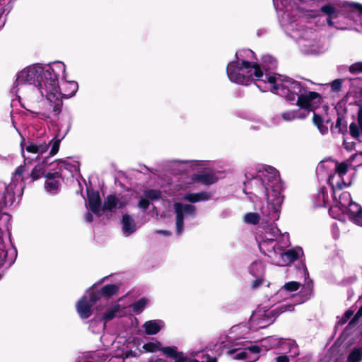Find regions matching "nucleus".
Returning <instances> with one entry per match:
<instances>
[{
  "label": "nucleus",
  "mask_w": 362,
  "mask_h": 362,
  "mask_svg": "<svg viewBox=\"0 0 362 362\" xmlns=\"http://www.w3.org/2000/svg\"><path fill=\"white\" fill-rule=\"evenodd\" d=\"M62 70L65 71L64 64L57 65L56 67L48 66L47 69L43 67L41 86H37L42 96L46 97L50 106L52 107V111L57 115L60 114L63 105L62 91L59 86V72Z\"/></svg>",
  "instance_id": "nucleus-1"
},
{
  "label": "nucleus",
  "mask_w": 362,
  "mask_h": 362,
  "mask_svg": "<svg viewBox=\"0 0 362 362\" xmlns=\"http://www.w3.org/2000/svg\"><path fill=\"white\" fill-rule=\"evenodd\" d=\"M252 180H255V184L261 187L268 202L273 206L274 209H276L277 207L281 206L284 199V195L281 194L283 186L281 180L272 182V185H270L269 183H266L262 178L256 175L252 176L250 180L244 182V185L252 184Z\"/></svg>",
  "instance_id": "nucleus-2"
},
{
  "label": "nucleus",
  "mask_w": 362,
  "mask_h": 362,
  "mask_svg": "<svg viewBox=\"0 0 362 362\" xmlns=\"http://www.w3.org/2000/svg\"><path fill=\"white\" fill-rule=\"evenodd\" d=\"M42 73H43V66L39 65L28 66L18 73L15 84L16 86L25 83L33 84L37 87L41 86Z\"/></svg>",
  "instance_id": "nucleus-3"
},
{
  "label": "nucleus",
  "mask_w": 362,
  "mask_h": 362,
  "mask_svg": "<svg viewBox=\"0 0 362 362\" xmlns=\"http://www.w3.org/2000/svg\"><path fill=\"white\" fill-rule=\"evenodd\" d=\"M47 164V162L45 160H43L41 163H39L36 165L33 170H31L30 173L28 174L27 176L23 177V174L24 172L28 170V166L27 163V159L25 158L24 160V164L19 165L13 173L14 176L21 177V181L22 182H34L35 181L39 180L42 177H45V175L47 174L45 172V165Z\"/></svg>",
  "instance_id": "nucleus-4"
},
{
  "label": "nucleus",
  "mask_w": 362,
  "mask_h": 362,
  "mask_svg": "<svg viewBox=\"0 0 362 362\" xmlns=\"http://www.w3.org/2000/svg\"><path fill=\"white\" fill-rule=\"evenodd\" d=\"M321 101L322 96L320 93L306 89L298 97L296 105L305 111L314 112Z\"/></svg>",
  "instance_id": "nucleus-5"
},
{
  "label": "nucleus",
  "mask_w": 362,
  "mask_h": 362,
  "mask_svg": "<svg viewBox=\"0 0 362 362\" xmlns=\"http://www.w3.org/2000/svg\"><path fill=\"white\" fill-rule=\"evenodd\" d=\"M236 60L230 62L228 64L226 72L230 81L241 84L248 85L253 81L252 74H244L241 73V70L238 69V57L235 54Z\"/></svg>",
  "instance_id": "nucleus-6"
},
{
  "label": "nucleus",
  "mask_w": 362,
  "mask_h": 362,
  "mask_svg": "<svg viewBox=\"0 0 362 362\" xmlns=\"http://www.w3.org/2000/svg\"><path fill=\"white\" fill-rule=\"evenodd\" d=\"M306 87L300 82L292 78L285 80V84L282 85V95L288 102H293L296 97H299L306 90Z\"/></svg>",
  "instance_id": "nucleus-7"
},
{
  "label": "nucleus",
  "mask_w": 362,
  "mask_h": 362,
  "mask_svg": "<svg viewBox=\"0 0 362 362\" xmlns=\"http://www.w3.org/2000/svg\"><path fill=\"white\" fill-rule=\"evenodd\" d=\"M174 209L176 213V230L180 235L184 228V216L194 215L196 207L192 204L176 202L174 204Z\"/></svg>",
  "instance_id": "nucleus-8"
},
{
  "label": "nucleus",
  "mask_w": 362,
  "mask_h": 362,
  "mask_svg": "<svg viewBox=\"0 0 362 362\" xmlns=\"http://www.w3.org/2000/svg\"><path fill=\"white\" fill-rule=\"evenodd\" d=\"M96 284L89 288L88 291L90 292V301L97 303L102 297L105 298H111L117 294L119 291V287L116 284H107L103 286L100 290H94Z\"/></svg>",
  "instance_id": "nucleus-9"
},
{
  "label": "nucleus",
  "mask_w": 362,
  "mask_h": 362,
  "mask_svg": "<svg viewBox=\"0 0 362 362\" xmlns=\"http://www.w3.org/2000/svg\"><path fill=\"white\" fill-rule=\"evenodd\" d=\"M96 303L90 301V292L89 291L88 297L83 296L76 304V310L79 317L82 320H86L90 317L93 314L92 307Z\"/></svg>",
  "instance_id": "nucleus-10"
},
{
  "label": "nucleus",
  "mask_w": 362,
  "mask_h": 362,
  "mask_svg": "<svg viewBox=\"0 0 362 362\" xmlns=\"http://www.w3.org/2000/svg\"><path fill=\"white\" fill-rule=\"evenodd\" d=\"M86 192L89 209L92 213L98 215L102 210V202L99 192L87 187Z\"/></svg>",
  "instance_id": "nucleus-11"
},
{
  "label": "nucleus",
  "mask_w": 362,
  "mask_h": 362,
  "mask_svg": "<svg viewBox=\"0 0 362 362\" xmlns=\"http://www.w3.org/2000/svg\"><path fill=\"white\" fill-rule=\"evenodd\" d=\"M49 144L50 143H34L30 141L25 142V139L23 138L21 142L22 154L24 153V146H25V150L28 153L35 154H42L48 150ZM23 156H24V155H23Z\"/></svg>",
  "instance_id": "nucleus-12"
},
{
  "label": "nucleus",
  "mask_w": 362,
  "mask_h": 362,
  "mask_svg": "<svg viewBox=\"0 0 362 362\" xmlns=\"http://www.w3.org/2000/svg\"><path fill=\"white\" fill-rule=\"evenodd\" d=\"M62 173L59 172L47 173L45 175L46 181L45 187L46 190L52 194H56L60 186L59 181L57 178H61Z\"/></svg>",
  "instance_id": "nucleus-13"
},
{
  "label": "nucleus",
  "mask_w": 362,
  "mask_h": 362,
  "mask_svg": "<svg viewBox=\"0 0 362 362\" xmlns=\"http://www.w3.org/2000/svg\"><path fill=\"white\" fill-rule=\"evenodd\" d=\"M356 105L359 107L357 112V122H351L349 125V134L355 139L358 140L362 133V105L356 103Z\"/></svg>",
  "instance_id": "nucleus-14"
},
{
  "label": "nucleus",
  "mask_w": 362,
  "mask_h": 362,
  "mask_svg": "<svg viewBox=\"0 0 362 362\" xmlns=\"http://www.w3.org/2000/svg\"><path fill=\"white\" fill-rule=\"evenodd\" d=\"M192 179L194 182L202 183L204 185H211L218 181V177L212 173H199L193 174Z\"/></svg>",
  "instance_id": "nucleus-15"
},
{
  "label": "nucleus",
  "mask_w": 362,
  "mask_h": 362,
  "mask_svg": "<svg viewBox=\"0 0 362 362\" xmlns=\"http://www.w3.org/2000/svg\"><path fill=\"white\" fill-rule=\"evenodd\" d=\"M349 217L354 222L360 224L362 221V207L355 202H351L348 209Z\"/></svg>",
  "instance_id": "nucleus-16"
},
{
  "label": "nucleus",
  "mask_w": 362,
  "mask_h": 362,
  "mask_svg": "<svg viewBox=\"0 0 362 362\" xmlns=\"http://www.w3.org/2000/svg\"><path fill=\"white\" fill-rule=\"evenodd\" d=\"M211 198V194L206 192H201L198 193H187L183 199L191 203H196L200 201H206Z\"/></svg>",
  "instance_id": "nucleus-17"
},
{
  "label": "nucleus",
  "mask_w": 362,
  "mask_h": 362,
  "mask_svg": "<svg viewBox=\"0 0 362 362\" xmlns=\"http://www.w3.org/2000/svg\"><path fill=\"white\" fill-rule=\"evenodd\" d=\"M118 203L119 199L115 194H108L104 199V202L102 205V211H109L110 212H113L117 206Z\"/></svg>",
  "instance_id": "nucleus-18"
},
{
  "label": "nucleus",
  "mask_w": 362,
  "mask_h": 362,
  "mask_svg": "<svg viewBox=\"0 0 362 362\" xmlns=\"http://www.w3.org/2000/svg\"><path fill=\"white\" fill-rule=\"evenodd\" d=\"M161 320H152L146 321L144 325L145 332L149 335L158 333L161 329Z\"/></svg>",
  "instance_id": "nucleus-19"
},
{
  "label": "nucleus",
  "mask_w": 362,
  "mask_h": 362,
  "mask_svg": "<svg viewBox=\"0 0 362 362\" xmlns=\"http://www.w3.org/2000/svg\"><path fill=\"white\" fill-rule=\"evenodd\" d=\"M331 132L334 133H339L346 134L347 133V122L344 119V117L338 113V117L334 126H331Z\"/></svg>",
  "instance_id": "nucleus-20"
},
{
  "label": "nucleus",
  "mask_w": 362,
  "mask_h": 362,
  "mask_svg": "<svg viewBox=\"0 0 362 362\" xmlns=\"http://www.w3.org/2000/svg\"><path fill=\"white\" fill-rule=\"evenodd\" d=\"M277 64L276 59L272 55L265 54L262 56L261 66L266 73L271 70H275L277 68Z\"/></svg>",
  "instance_id": "nucleus-21"
},
{
  "label": "nucleus",
  "mask_w": 362,
  "mask_h": 362,
  "mask_svg": "<svg viewBox=\"0 0 362 362\" xmlns=\"http://www.w3.org/2000/svg\"><path fill=\"white\" fill-rule=\"evenodd\" d=\"M122 223V229L124 233L130 235L135 231L136 227L134 220L129 214H124L123 216Z\"/></svg>",
  "instance_id": "nucleus-22"
},
{
  "label": "nucleus",
  "mask_w": 362,
  "mask_h": 362,
  "mask_svg": "<svg viewBox=\"0 0 362 362\" xmlns=\"http://www.w3.org/2000/svg\"><path fill=\"white\" fill-rule=\"evenodd\" d=\"M78 86L76 81H66L64 84V92L62 91V98H70L78 90Z\"/></svg>",
  "instance_id": "nucleus-23"
},
{
  "label": "nucleus",
  "mask_w": 362,
  "mask_h": 362,
  "mask_svg": "<svg viewBox=\"0 0 362 362\" xmlns=\"http://www.w3.org/2000/svg\"><path fill=\"white\" fill-rule=\"evenodd\" d=\"M149 301L150 300L148 298L143 297L135 303H132L131 305V308L135 314L139 315L144 311Z\"/></svg>",
  "instance_id": "nucleus-24"
},
{
  "label": "nucleus",
  "mask_w": 362,
  "mask_h": 362,
  "mask_svg": "<svg viewBox=\"0 0 362 362\" xmlns=\"http://www.w3.org/2000/svg\"><path fill=\"white\" fill-rule=\"evenodd\" d=\"M313 112V122L317 127V129L322 134L328 133V127L323 124V119L322 116L317 114L315 111Z\"/></svg>",
  "instance_id": "nucleus-25"
},
{
  "label": "nucleus",
  "mask_w": 362,
  "mask_h": 362,
  "mask_svg": "<svg viewBox=\"0 0 362 362\" xmlns=\"http://www.w3.org/2000/svg\"><path fill=\"white\" fill-rule=\"evenodd\" d=\"M121 306L119 304H115L112 308L106 310L102 317V320L106 323L112 320H113L116 314L120 311Z\"/></svg>",
  "instance_id": "nucleus-26"
},
{
  "label": "nucleus",
  "mask_w": 362,
  "mask_h": 362,
  "mask_svg": "<svg viewBox=\"0 0 362 362\" xmlns=\"http://www.w3.org/2000/svg\"><path fill=\"white\" fill-rule=\"evenodd\" d=\"M293 309L294 306L292 304L282 305L271 310L268 313V316H270L271 317H276L286 311H292Z\"/></svg>",
  "instance_id": "nucleus-27"
},
{
  "label": "nucleus",
  "mask_w": 362,
  "mask_h": 362,
  "mask_svg": "<svg viewBox=\"0 0 362 362\" xmlns=\"http://www.w3.org/2000/svg\"><path fill=\"white\" fill-rule=\"evenodd\" d=\"M362 360V347L354 348L347 357V362H359Z\"/></svg>",
  "instance_id": "nucleus-28"
},
{
  "label": "nucleus",
  "mask_w": 362,
  "mask_h": 362,
  "mask_svg": "<svg viewBox=\"0 0 362 362\" xmlns=\"http://www.w3.org/2000/svg\"><path fill=\"white\" fill-rule=\"evenodd\" d=\"M303 253L301 247H297L287 250L284 253V255L288 259L290 262H293L299 258V253Z\"/></svg>",
  "instance_id": "nucleus-29"
},
{
  "label": "nucleus",
  "mask_w": 362,
  "mask_h": 362,
  "mask_svg": "<svg viewBox=\"0 0 362 362\" xmlns=\"http://www.w3.org/2000/svg\"><path fill=\"white\" fill-rule=\"evenodd\" d=\"M234 358L237 360L245 359L247 362H255L259 358V356H248V352L243 349L235 354Z\"/></svg>",
  "instance_id": "nucleus-30"
},
{
  "label": "nucleus",
  "mask_w": 362,
  "mask_h": 362,
  "mask_svg": "<svg viewBox=\"0 0 362 362\" xmlns=\"http://www.w3.org/2000/svg\"><path fill=\"white\" fill-rule=\"evenodd\" d=\"M144 195L148 199L151 201H157L161 198L162 194L159 189H146L144 192Z\"/></svg>",
  "instance_id": "nucleus-31"
},
{
  "label": "nucleus",
  "mask_w": 362,
  "mask_h": 362,
  "mask_svg": "<svg viewBox=\"0 0 362 362\" xmlns=\"http://www.w3.org/2000/svg\"><path fill=\"white\" fill-rule=\"evenodd\" d=\"M15 198L14 194L10 192H5L3 193L0 204L4 208L7 206H11L13 203Z\"/></svg>",
  "instance_id": "nucleus-32"
},
{
  "label": "nucleus",
  "mask_w": 362,
  "mask_h": 362,
  "mask_svg": "<svg viewBox=\"0 0 362 362\" xmlns=\"http://www.w3.org/2000/svg\"><path fill=\"white\" fill-rule=\"evenodd\" d=\"M266 171L269 174H270V175L268 176V178H267V180H268L267 183L277 182V181L281 180L279 173L274 168L268 166L267 168L266 169Z\"/></svg>",
  "instance_id": "nucleus-33"
},
{
  "label": "nucleus",
  "mask_w": 362,
  "mask_h": 362,
  "mask_svg": "<svg viewBox=\"0 0 362 362\" xmlns=\"http://www.w3.org/2000/svg\"><path fill=\"white\" fill-rule=\"evenodd\" d=\"M260 216L257 213L250 212L245 214L244 221L250 224L256 225L259 222Z\"/></svg>",
  "instance_id": "nucleus-34"
},
{
  "label": "nucleus",
  "mask_w": 362,
  "mask_h": 362,
  "mask_svg": "<svg viewBox=\"0 0 362 362\" xmlns=\"http://www.w3.org/2000/svg\"><path fill=\"white\" fill-rule=\"evenodd\" d=\"M8 257V252L7 250L0 249V269L6 264L7 266H11L13 263V261H8L7 260Z\"/></svg>",
  "instance_id": "nucleus-35"
},
{
  "label": "nucleus",
  "mask_w": 362,
  "mask_h": 362,
  "mask_svg": "<svg viewBox=\"0 0 362 362\" xmlns=\"http://www.w3.org/2000/svg\"><path fill=\"white\" fill-rule=\"evenodd\" d=\"M300 284L297 281H289L286 283L282 287L281 290L286 291H296L300 288Z\"/></svg>",
  "instance_id": "nucleus-36"
},
{
  "label": "nucleus",
  "mask_w": 362,
  "mask_h": 362,
  "mask_svg": "<svg viewBox=\"0 0 362 362\" xmlns=\"http://www.w3.org/2000/svg\"><path fill=\"white\" fill-rule=\"evenodd\" d=\"M320 11L328 16H333L337 15L336 8L331 4L323 5L320 8Z\"/></svg>",
  "instance_id": "nucleus-37"
},
{
  "label": "nucleus",
  "mask_w": 362,
  "mask_h": 362,
  "mask_svg": "<svg viewBox=\"0 0 362 362\" xmlns=\"http://www.w3.org/2000/svg\"><path fill=\"white\" fill-rule=\"evenodd\" d=\"M252 69H254V76L257 79H260L264 76L262 67L261 64L258 63H253Z\"/></svg>",
  "instance_id": "nucleus-38"
},
{
  "label": "nucleus",
  "mask_w": 362,
  "mask_h": 362,
  "mask_svg": "<svg viewBox=\"0 0 362 362\" xmlns=\"http://www.w3.org/2000/svg\"><path fill=\"white\" fill-rule=\"evenodd\" d=\"M336 173L339 175H344L348 172V165L346 163H337V167L335 170Z\"/></svg>",
  "instance_id": "nucleus-39"
},
{
  "label": "nucleus",
  "mask_w": 362,
  "mask_h": 362,
  "mask_svg": "<svg viewBox=\"0 0 362 362\" xmlns=\"http://www.w3.org/2000/svg\"><path fill=\"white\" fill-rule=\"evenodd\" d=\"M244 349L248 352V356H258V354L261 351V348L257 345H250Z\"/></svg>",
  "instance_id": "nucleus-40"
},
{
  "label": "nucleus",
  "mask_w": 362,
  "mask_h": 362,
  "mask_svg": "<svg viewBox=\"0 0 362 362\" xmlns=\"http://www.w3.org/2000/svg\"><path fill=\"white\" fill-rule=\"evenodd\" d=\"M349 70L351 74L362 73V62L353 64L349 66Z\"/></svg>",
  "instance_id": "nucleus-41"
},
{
  "label": "nucleus",
  "mask_w": 362,
  "mask_h": 362,
  "mask_svg": "<svg viewBox=\"0 0 362 362\" xmlns=\"http://www.w3.org/2000/svg\"><path fill=\"white\" fill-rule=\"evenodd\" d=\"M60 142H61L60 139H56L53 141L52 148L49 151V155L51 156H53L58 153L59 149Z\"/></svg>",
  "instance_id": "nucleus-42"
},
{
  "label": "nucleus",
  "mask_w": 362,
  "mask_h": 362,
  "mask_svg": "<svg viewBox=\"0 0 362 362\" xmlns=\"http://www.w3.org/2000/svg\"><path fill=\"white\" fill-rule=\"evenodd\" d=\"M342 83L340 79H335L331 83V89L333 92H339L341 90Z\"/></svg>",
  "instance_id": "nucleus-43"
},
{
  "label": "nucleus",
  "mask_w": 362,
  "mask_h": 362,
  "mask_svg": "<svg viewBox=\"0 0 362 362\" xmlns=\"http://www.w3.org/2000/svg\"><path fill=\"white\" fill-rule=\"evenodd\" d=\"M150 205V202L147 198H141L139 203L138 206L141 209L144 211H146Z\"/></svg>",
  "instance_id": "nucleus-44"
},
{
  "label": "nucleus",
  "mask_w": 362,
  "mask_h": 362,
  "mask_svg": "<svg viewBox=\"0 0 362 362\" xmlns=\"http://www.w3.org/2000/svg\"><path fill=\"white\" fill-rule=\"evenodd\" d=\"M296 111L286 112H283L281 116L284 118V119H285L286 121H290V120H292V119L296 118Z\"/></svg>",
  "instance_id": "nucleus-45"
},
{
  "label": "nucleus",
  "mask_w": 362,
  "mask_h": 362,
  "mask_svg": "<svg viewBox=\"0 0 362 362\" xmlns=\"http://www.w3.org/2000/svg\"><path fill=\"white\" fill-rule=\"evenodd\" d=\"M317 196L319 197H322L324 204L326 203V202L328 200V194H327V192L326 191V187H321L320 189V190L318 192V194H317Z\"/></svg>",
  "instance_id": "nucleus-46"
},
{
  "label": "nucleus",
  "mask_w": 362,
  "mask_h": 362,
  "mask_svg": "<svg viewBox=\"0 0 362 362\" xmlns=\"http://www.w3.org/2000/svg\"><path fill=\"white\" fill-rule=\"evenodd\" d=\"M252 64L250 62L243 59L241 64L238 62V69L243 71V69H248L252 68Z\"/></svg>",
  "instance_id": "nucleus-47"
},
{
  "label": "nucleus",
  "mask_w": 362,
  "mask_h": 362,
  "mask_svg": "<svg viewBox=\"0 0 362 362\" xmlns=\"http://www.w3.org/2000/svg\"><path fill=\"white\" fill-rule=\"evenodd\" d=\"M263 81H267L270 84H274V83H276V74L270 75V74H267L266 73V74H265V79L263 80Z\"/></svg>",
  "instance_id": "nucleus-48"
},
{
  "label": "nucleus",
  "mask_w": 362,
  "mask_h": 362,
  "mask_svg": "<svg viewBox=\"0 0 362 362\" xmlns=\"http://www.w3.org/2000/svg\"><path fill=\"white\" fill-rule=\"evenodd\" d=\"M202 362H217L216 357H211L209 354H205L202 355Z\"/></svg>",
  "instance_id": "nucleus-49"
},
{
  "label": "nucleus",
  "mask_w": 362,
  "mask_h": 362,
  "mask_svg": "<svg viewBox=\"0 0 362 362\" xmlns=\"http://www.w3.org/2000/svg\"><path fill=\"white\" fill-rule=\"evenodd\" d=\"M285 84V80L283 81V83H274V84H272V93H276V91L278 90H281L282 91V85H284Z\"/></svg>",
  "instance_id": "nucleus-50"
},
{
  "label": "nucleus",
  "mask_w": 362,
  "mask_h": 362,
  "mask_svg": "<svg viewBox=\"0 0 362 362\" xmlns=\"http://www.w3.org/2000/svg\"><path fill=\"white\" fill-rule=\"evenodd\" d=\"M354 315V311L351 310H347L344 315L342 318V323H345L351 317Z\"/></svg>",
  "instance_id": "nucleus-51"
},
{
  "label": "nucleus",
  "mask_w": 362,
  "mask_h": 362,
  "mask_svg": "<svg viewBox=\"0 0 362 362\" xmlns=\"http://www.w3.org/2000/svg\"><path fill=\"white\" fill-rule=\"evenodd\" d=\"M349 6L351 7H353L355 9H356L358 11L359 15L362 16V4H359V3H351V4H349Z\"/></svg>",
  "instance_id": "nucleus-52"
},
{
  "label": "nucleus",
  "mask_w": 362,
  "mask_h": 362,
  "mask_svg": "<svg viewBox=\"0 0 362 362\" xmlns=\"http://www.w3.org/2000/svg\"><path fill=\"white\" fill-rule=\"evenodd\" d=\"M309 113H310V112L305 111V110L302 112H296V118H298V119H305V117H308Z\"/></svg>",
  "instance_id": "nucleus-53"
},
{
  "label": "nucleus",
  "mask_w": 362,
  "mask_h": 362,
  "mask_svg": "<svg viewBox=\"0 0 362 362\" xmlns=\"http://www.w3.org/2000/svg\"><path fill=\"white\" fill-rule=\"evenodd\" d=\"M263 283V279H255L252 281V287L253 288H258L261 284H262Z\"/></svg>",
  "instance_id": "nucleus-54"
},
{
  "label": "nucleus",
  "mask_w": 362,
  "mask_h": 362,
  "mask_svg": "<svg viewBox=\"0 0 362 362\" xmlns=\"http://www.w3.org/2000/svg\"><path fill=\"white\" fill-rule=\"evenodd\" d=\"M275 359L276 362H289V358L286 355L277 356Z\"/></svg>",
  "instance_id": "nucleus-55"
},
{
  "label": "nucleus",
  "mask_w": 362,
  "mask_h": 362,
  "mask_svg": "<svg viewBox=\"0 0 362 362\" xmlns=\"http://www.w3.org/2000/svg\"><path fill=\"white\" fill-rule=\"evenodd\" d=\"M85 220L88 223H91L93 221V214L90 212H87L85 215Z\"/></svg>",
  "instance_id": "nucleus-56"
},
{
  "label": "nucleus",
  "mask_w": 362,
  "mask_h": 362,
  "mask_svg": "<svg viewBox=\"0 0 362 362\" xmlns=\"http://www.w3.org/2000/svg\"><path fill=\"white\" fill-rule=\"evenodd\" d=\"M360 317V316L356 317V314H355L353 318L350 320L349 325H355Z\"/></svg>",
  "instance_id": "nucleus-57"
},
{
  "label": "nucleus",
  "mask_w": 362,
  "mask_h": 362,
  "mask_svg": "<svg viewBox=\"0 0 362 362\" xmlns=\"http://www.w3.org/2000/svg\"><path fill=\"white\" fill-rule=\"evenodd\" d=\"M337 17V15H335L333 16H328L327 18V23L328 25L332 26L333 25L332 18H336Z\"/></svg>",
  "instance_id": "nucleus-58"
},
{
  "label": "nucleus",
  "mask_w": 362,
  "mask_h": 362,
  "mask_svg": "<svg viewBox=\"0 0 362 362\" xmlns=\"http://www.w3.org/2000/svg\"><path fill=\"white\" fill-rule=\"evenodd\" d=\"M274 241V239L273 238H266L262 240V244H267L269 245L272 243Z\"/></svg>",
  "instance_id": "nucleus-59"
},
{
  "label": "nucleus",
  "mask_w": 362,
  "mask_h": 362,
  "mask_svg": "<svg viewBox=\"0 0 362 362\" xmlns=\"http://www.w3.org/2000/svg\"><path fill=\"white\" fill-rule=\"evenodd\" d=\"M239 350H240V349H230L228 351V354L230 355H233V354H235L236 352H238Z\"/></svg>",
  "instance_id": "nucleus-60"
},
{
  "label": "nucleus",
  "mask_w": 362,
  "mask_h": 362,
  "mask_svg": "<svg viewBox=\"0 0 362 362\" xmlns=\"http://www.w3.org/2000/svg\"><path fill=\"white\" fill-rule=\"evenodd\" d=\"M356 317L360 316L362 317V305L360 307V308L356 312Z\"/></svg>",
  "instance_id": "nucleus-61"
},
{
  "label": "nucleus",
  "mask_w": 362,
  "mask_h": 362,
  "mask_svg": "<svg viewBox=\"0 0 362 362\" xmlns=\"http://www.w3.org/2000/svg\"><path fill=\"white\" fill-rule=\"evenodd\" d=\"M124 206H125V203H124V202H120V201L119 200V203H118V204H117V207H118L119 209H122Z\"/></svg>",
  "instance_id": "nucleus-62"
},
{
  "label": "nucleus",
  "mask_w": 362,
  "mask_h": 362,
  "mask_svg": "<svg viewBox=\"0 0 362 362\" xmlns=\"http://www.w3.org/2000/svg\"><path fill=\"white\" fill-rule=\"evenodd\" d=\"M158 233L164 234V235H169L170 232L168 230H160Z\"/></svg>",
  "instance_id": "nucleus-63"
},
{
  "label": "nucleus",
  "mask_w": 362,
  "mask_h": 362,
  "mask_svg": "<svg viewBox=\"0 0 362 362\" xmlns=\"http://www.w3.org/2000/svg\"><path fill=\"white\" fill-rule=\"evenodd\" d=\"M3 215L6 216L7 218V221H9V220L11 218V216L7 213H4Z\"/></svg>",
  "instance_id": "nucleus-64"
}]
</instances>
